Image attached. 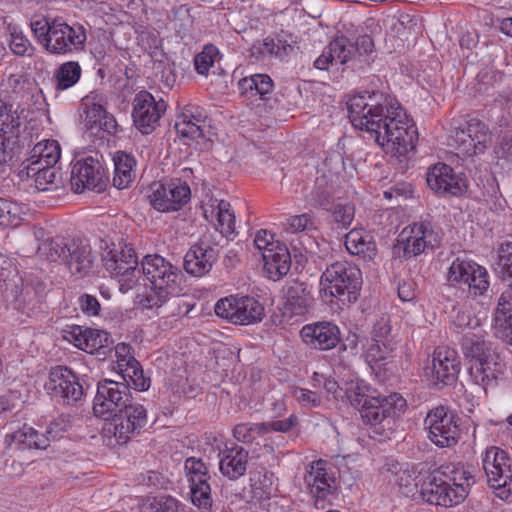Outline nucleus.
<instances>
[{
  "mask_svg": "<svg viewBox=\"0 0 512 512\" xmlns=\"http://www.w3.org/2000/svg\"><path fill=\"white\" fill-rule=\"evenodd\" d=\"M347 105L352 125L369 133L386 153L403 156L415 149L417 128L399 105L376 93L353 96Z\"/></svg>",
  "mask_w": 512,
  "mask_h": 512,
  "instance_id": "1",
  "label": "nucleus"
},
{
  "mask_svg": "<svg viewBox=\"0 0 512 512\" xmlns=\"http://www.w3.org/2000/svg\"><path fill=\"white\" fill-rule=\"evenodd\" d=\"M142 273L149 284L143 306L148 309L160 308L171 297L182 293L183 274L181 270L160 255H147L141 262Z\"/></svg>",
  "mask_w": 512,
  "mask_h": 512,
  "instance_id": "2",
  "label": "nucleus"
},
{
  "mask_svg": "<svg viewBox=\"0 0 512 512\" xmlns=\"http://www.w3.org/2000/svg\"><path fill=\"white\" fill-rule=\"evenodd\" d=\"M461 350L464 357L470 361L469 375L472 381L484 391L496 384L498 376L502 373L498 362L499 355L492 344L486 340L482 331H467L463 334Z\"/></svg>",
  "mask_w": 512,
  "mask_h": 512,
  "instance_id": "3",
  "label": "nucleus"
},
{
  "mask_svg": "<svg viewBox=\"0 0 512 512\" xmlns=\"http://www.w3.org/2000/svg\"><path fill=\"white\" fill-rule=\"evenodd\" d=\"M320 283L326 293L336 298L341 305L348 306L356 302L360 295L362 273L348 261H337L326 268Z\"/></svg>",
  "mask_w": 512,
  "mask_h": 512,
  "instance_id": "4",
  "label": "nucleus"
},
{
  "mask_svg": "<svg viewBox=\"0 0 512 512\" xmlns=\"http://www.w3.org/2000/svg\"><path fill=\"white\" fill-rule=\"evenodd\" d=\"M131 400L132 395L127 384L104 379L97 384L93 411L95 416L110 420L119 415Z\"/></svg>",
  "mask_w": 512,
  "mask_h": 512,
  "instance_id": "5",
  "label": "nucleus"
},
{
  "mask_svg": "<svg viewBox=\"0 0 512 512\" xmlns=\"http://www.w3.org/2000/svg\"><path fill=\"white\" fill-rule=\"evenodd\" d=\"M459 420L446 406L439 405L431 409L424 420L429 439L441 448L456 445L461 435Z\"/></svg>",
  "mask_w": 512,
  "mask_h": 512,
  "instance_id": "6",
  "label": "nucleus"
},
{
  "mask_svg": "<svg viewBox=\"0 0 512 512\" xmlns=\"http://www.w3.org/2000/svg\"><path fill=\"white\" fill-rule=\"evenodd\" d=\"M215 313L233 324L250 325L260 322L264 315V306L250 296H229L218 300Z\"/></svg>",
  "mask_w": 512,
  "mask_h": 512,
  "instance_id": "7",
  "label": "nucleus"
},
{
  "mask_svg": "<svg viewBox=\"0 0 512 512\" xmlns=\"http://www.w3.org/2000/svg\"><path fill=\"white\" fill-rule=\"evenodd\" d=\"M166 108L165 101L162 99L156 100L151 93L147 91L137 93L133 99L132 111L135 127L142 134L152 133L159 125Z\"/></svg>",
  "mask_w": 512,
  "mask_h": 512,
  "instance_id": "8",
  "label": "nucleus"
},
{
  "mask_svg": "<svg viewBox=\"0 0 512 512\" xmlns=\"http://www.w3.org/2000/svg\"><path fill=\"white\" fill-rule=\"evenodd\" d=\"M85 41L83 26H70L62 18H53L50 38L46 39V50L52 54H66L82 49Z\"/></svg>",
  "mask_w": 512,
  "mask_h": 512,
  "instance_id": "9",
  "label": "nucleus"
},
{
  "mask_svg": "<svg viewBox=\"0 0 512 512\" xmlns=\"http://www.w3.org/2000/svg\"><path fill=\"white\" fill-rule=\"evenodd\" d=\"M186 477L190 483L191 502L198 508L208 510L212 506L211 478L208 467L202 459L189 457L184 464Z\"/></svg>",
  "mask_w": 512,
  "mask_h": 512,
  "instance_id": "10",
  "label": "nucleus"
},
{
  "mask_svg": "<svg viewBox=\"0 0 512 512\" xmlns=\"http://www.w3.org/2000/svg\"><path fill=\"white\" fill-rule=\"evenodd\" d=\"M45 388L54 399L67 405L75 404L83 396V388L77 376L64 366L50 369Z\"/></svg>",
  "mask_w": 512,
  "mask_h": 512,
  "instance_id": "11",
  "label": "nucleus"
},
{
  "mask_svg": "<svg viewBox=\"0 0 512 512\" xmlns=\"http://www.w3.org/2000/svg\"><path fill=\"white\" fill-rule=\"evenodd\" d=\"M190 197L189 185L176 179L165 184H157L148 199L155 210L170 212L180 210L189 202Z\"/></svg>",
  "mask_w": 512,
  "mask_h": 512,
  "instance_id": "12",
  "label": "nucleus"
},
{
  "mask_svg": "<svg viewBox=\"0 0 512 512\" xmlns=\"http://www.w3.org/2000/svg\"><path fill=\"white\" fill-rule=\"evenodd\" d=\"M102 260L105 269L119 278L122 286H126V289L133 288L140 270L137 268L138 259L132 248L125 246L121 250H110L103 255Z\"/></svg>",
  "mask_w": 512,
  "mask_h": 512,
  "instance_id": "13",
  "label": "nucleus"
},
{
  "mask_svg": "<svg viewBox=\"0 0 512 512\" xmlns=\"http://www.w3.org/2000/svg\"><path fill=\"white\" fill-rule=\"evenodd\" d=\"M452 141L458 153L471 157L485 151L490 141V134L483 122L472 119L467 122L465 128L455 130Z\"/></svg>",
  "mask_w": 512,
  "mask_h": 512,
  "instance_id": "14",
  "label": "nucleus"
},
{
  "mask_svg": "<svg viewBox=\"0 0 512 512\" xmlns=\"http://www.w3.org/2000/svg\"><path fill=\"white\" fill-rule=\"evenodd\" d=\"M426 181L428 187L441 196L459 197L467 190L466 179L445 163H437L430 167Z\"/></svg>",
  "mask_w": 512,
  "mask_h": 512,
  "instance_id": "15",
  "label": "nucleus"
},
{
  "mask_svg": "<svg viewBox=\"0 0 512 512\" xmlns=\"http://www.w3.org/2000/svg\"><path fill=\"white\" fill-rule=\"evenodd\" d=\"M421 495L430 504L452 507L464 501V488H452L436 469L423 482Z\"/></svg>",
  "mask_w": 512,
  "mask_h": 512,
  "instance_id": "16",
  "label": "nucleus"
},
{
  "mask_svg": "<svg viewBox=\"0 0 512 512\" xmlns=\"http://www.w3.org/2000/svg\"><path fill=\"white\" fill-rule=\"evenodd\" d=\"M482 462L487 482L491 488L498 490L510 484L512 480V460L507 452L491 446L486 449Z\"/></svg>",
  "mask_w": 512,
  "mask_h": 512,
  "instance_id": "17",
  "label": "nucleus"
},
{
  "mask_svg": "<svg viewBox=\"0 0 512 512\" xmlns=\"http://www.w3.org/2000/svg\"><path fill=\"white\" fill-rule=\"evenodd\" d=\"M448 280L468 286L473 296L482 295L489 287L486 269L474 262L456 258L448 271Z\"/></svg>",
  "mask_w": 512,
  "mask_h": 512,
  "instance_id": "18",
  "label": "nucleus"
},
{
  "mask_svg": "<svg viewBox=\"0 0 512 512\" xmlns=\"http://www.w3.org/2000/svg\"><path fill=\"white\" fill-rule=\"evenodd\" d=\"M441 237L435 232L429 222L414 223L411 227L405 228L399 242L403 243L405 256H417L426 248H435L440 244Z\"/></svg>",
  "mask_w": 512,
  "mask_h": 512,
  "instance_id": "19",
  "label": "nucleus"
},
{
  "mask_svg": "<svg viewBox=\"0 0 512 512\" xmlns=\"http://www.w3.org/2000/svg\"><path fill=\"white\" fill-rule=\"evenodd\" d=\"M70 182L77 193L85 190L100 192L105 185L101 164L93 157L77 160L72 166Z\"/></svg>",
  "mask_w": 512,
  "mask_h": 512,
  "instance_id": "20",
  "label": "nucleus"
},
{
  "mask_svg": "<svg viewBox=\"0 0 512 512\" xmlns=\"http://www.w3.org/2000/svg\"><path fill=\"white\" fill-rule=\"evenodd\" d=\"M348 399L351 405L359 411L366 424L378 425L392 417V409L382 402L381 398L367 395L360 388L349 390Z\"/></svg>",
  "mask_w": 512,
  "mask_h": 512,
  "instance_id": "21",
  "label": "nucleus"
},
{
  "mask_svg": "<svg viewBox=\"0 0 512 512\" xmlns=\"http://www.w3.org/2000/svg\"><path fill=\"white\" fill-rule=\"evenodd\" d=\"M64 338L77 348L90 353H99L112 344L111 336L104 330L79 325L69 326L64 330Z\"/></svg>",
  "mask_w": 512,
  "mask_h": 512,
  "instance_id": "22",
  "label": "nucleus"
},
{
  "mask_svg": "<svg viewBox=\"0 0 512 512\" xmlns=\"http://www.w3.org/2000/svg\"><path fill=\"white\" fill-rule=\"evenodd\" d=\"M82 106L85 112V127L92 134L97 135L103 131L109 134L117 132V122L112 114H110L103 105V99L98 95H89L83 99Z\"/></svg>",
  "mask_w": 512,
  "mask_h": 512,
  "instance_id": "23",
  "label": "nucleus"
},
{
  "mask_svg": "<svg viewBox=\"0 0 512 512\" xmlns=\"http://www.w3.org/2000/svg\"><path fill=\"white\" fill-rule=\"evenodd\" d=\"M429 369L436 383L453 384L460 371V358L457 351L448 346H438L434 350Z\"/></svg>",
  "mask_w": 512,
  "mask_h": 512,
  "instance_id": "24",
  "label": "nucleus"
},
{
  "mask_svg": "<svg viewBox=\"0 0 512 512\" xmlns=\"http://www.w3.org/2000/svg\"><path fill=\"white\" fill-rule=\"evenodd\" d=\"M114 421V436L119 443H125L131 434L139 433L147 424V411L143 405L129 402Z\"/></svg>",
  "mask_w": 512,
  "mask_h": 512,
  "instance_id": "25",
  "label": "nucleus"
},
{
  "mask_svg": "<svg viewBox=\"0 0 512 512\" xmlns=\"http://www.w3.org/2000/svg\"><path fill=\"white\" fill-rule=\"evenodd\" d=\"M33 235L38 242L37 253L40 258L50 262H61L64 264L74 238L50 236L42 227H34Z\"/></svg>",
  "mask_w": 512,
  "mask_h": 512,
  "instance_id": "26",
  "label": "nucleus"
},
{
  "mask_svg": "<svg viewBox=\"0 0 512 512\" xmlns=\"http://www.w3.org/2000/svg\"><path fill=\"white\" fill-rule=\"evenodd\" d=\"M302 340L319 350H329L340 342V330L332 322H316L303 326L300 331Z\"/></svg>",
  "mask_w": 512,
  "mask_h": 512,
  "instance_id": "27",
  "label": "nucleus"
},
{
  "mask_svg": "<svg viewBox=\"0 0 512 512\" xmlns=\"http://www.w3.org/2000/svg\"><path fill=\"white\" fill-rule=\"evenodd\" d=\"M69 250L64 264L70 273L77 277L89 275L96 260V254L89 242L86 239L74 238Z\"/></svg>",
  "mask_w": 512,
  "mask_h": 512,
  "instance_id": "28",
  "label": "nucleus"
},
{
  "mask_svg": "<svg viewBox=\"0 0 512 512\" xmlns=\"http://www.w3.org/2000/svg\"><path fill=\"white\" fill-rule=\"evenodd\" d=\"M284 302L282 305V316L287 321L294 317H303L311 306L312 297L304 283L293 282L284 290Z\"/></svg>",
  "mask_w": 512,
  "mask_h": 512,
  "instance_id": "29",
  "label": "nucleus"
},
{
  "mask_svg": "<svg viewBox=\"0 0 512 512\" xmlns=\"http://www.w3.org/2000/svg\"><path fill=\"white\" fill-rule=\"evenodd\" d=\"M219 470L229 480H237L245 475L249 454L243 447L235 445L218 454Z\"/></svg>",
  "mask_w": 512,
  "mask_h": 512,
  "instance_id": "30",
  "label": "nucleus"
},
{
  "mask_svg": "<svg viewBox=\"0 0 512 512\" xmlns=\"http://www.w3.org/2000/svg\"><path fill=\"white\" fill-rule=\"evenodd\" d=\"M306 485L311 494L320 500L331 493L333 476L329 473L328 463L324 460H318L311 464L310 470L304 477Z\"/></svg>",
  "mask_w": 512,
  "mask_h": 512,
  "instance_id": "31",
  "label": "nucleus"
},
{
  "mask_svg": "<svg viewBox=\"0 0 512 512\" xmlns=\"http://www.w3.org/2000/svg\"><path fill=\"white\" fill-rule=\"evenodd\" d=\"M215 260V251L209 245L195 244L184 257L185 271L195 277L208 273Z\"/></svg>",
  "mask_w": 512,
  "mask_h": 512,
  "instance_id": "32",
  "label": "nucleus"
},
{
  "mask_svg": "<svg viewBox=\"0 0 512 512\" xmlns=\"http://www.w3.org/2000/svg\"><path fill=\"white\" fill-rule=\"evenodd\" d=\"M494 334L512 345V292H503L494 314Z\"/></svg>",
  "mask_w": 512,
  "mask_h": 512,
  "instance_id": "33",
  "label": "nucleus"
},
{
  "mask_svg": "<svg viewBox=\"0 0 512 512\" xmlns=\"http://www.w3.org/2000/svg\"><path fill=\"white\" fill-rule=\"evenodd\" d=\"M345 247L352 255H358L365 260H372L377 254L373 237L362 229H352L345 236Z\"/></svg>",
  "mask_w": 512,
  "mask_h": 512,
  "instance_id": "34",
  "label": "nucleus"
},
{
  "mask_svg": "<svg viewBox=\"0 0 512 512\" xmlns=\"http://www.w3.org/2000/svg\"><path fill=\"white\" fill-rule=\"evenodd\" d=\"M264 270L268 278L277 281L287 275L291 266L290 253L286 246L263 253Z\"/></svg>",
  "mask_w": 512,
  "mask_h": 512,
  "instance_id": "35",
  "label": "nucleus"
},
{
  "mask_svg": "<svg viewBox=\"0 0 512 512\" xmlns=\"http://www.w3.org/2000/svg\"><path fill=\"white\" fill-rule=\"evenodd\" d=\"M19 176L21 180L32 178L38 191L57 189L61 184L60 174L55 167H48L44 171H41L38 167L20 168Z\"/></svg>",
  "mask_w": 512,
  "mask_h": 512,
  "instance_id": "36",
  "label": "nucleus"
},
{
  "mask_svg": "<svg viewBox=\"0 0 512 512\" xmlns=\"http://www.w3.org/2000/svg\"><path fill=\"white\" fill-rule=\"evenodd\" d=\"M292 50L293 47L286 41L266 37L262 41L253 44L250 48V55L258 61H263L270 57L283 58Z\"/></svg>",
  "mask_w": 512,
  "mask_h": 512,
  "instance_id": "37",
  "label": "nucleus"
},
{
  "mask_svg": "<svg viewBox=\"0 0 512 512\" xmlns=\"http://www.w3.org/2000/svg\"><path fill=\"white\" fill-rule=\"evenodd\" d=\"M241 93L249 98L259 96L266 100L273 91V81L267 74H254L241 79L238 83Z\"/></svg>",
  "mask_w": 512,
  "mask_h": 512,
  "instance_id": "38",
  "label": "nucleus"
},
{
  "mask_svg": "<svg viewBox=\"0 0 512 512\" xmlns=\"http://www.w3.org/2000/svg\"><path fill=\"white\" fill-rule=\"evenodd\" d=\"M136 165V161L134 157L125 153L118 152L114 157V177H113V185L118 189H124L129 186V184L135 178L134 167Z\"/></svg>",
  "mask_w": 512,
  "mask_h": 512,
  "instance_id": "39",
  "label": "nucleus"
},
{
  "mask_svg": "<svg viewBox=\"0 0 512 512\" xmlns=\"http://www.w3.org/2000/svg\"><path fill=\"white\" fill-rule=\"evenodd\" d=\"M396 349L395 340H386V342H375L371 341L367 346L366 350V362L371 368L385 366L387 360L393 357V353Z\"/></svg>",
  "mask_w": 512,
  "mask_h": 512,
  "instance_id": "40",
  "label": "nucleus"
},
{
  "mask_svg": "<svg viewBox=\"0 0 512 512\" xmlns=\"http://www.w3.org/2000/svg\"><path fill=\"white\" fill-rule=\"evenodd\" d=\"M439 472L443 476V479L452 488H464V499L467 497L469 488L472 485L473 477L463 467L455 465L453 463L441 465L438 468Z\"/></svg>",
  "mask_w": 512,
  "mask_h": 512,
  "instance_id": "41",
  "label": "nucleus"
},
{
  "mask_svg": "<svg viewBox=\"0 0 512 512\" xmlns=\"http://www.w3.org/2000/svg\"><path fill=\"white\" fill-rule=\"evenodd\" d=\"M6 438H9L11 443L23 444L28 448H48V440L44 437L43 433H39V431L26 424L17 431L8 434Z\"/></svg>",
  "mask_w": 512,
  "mask_h": 512,
  "instance_id": "42",
  "label": "nucleus"
},
{
  "mask_svg": "<svg viewBox=\"0 0 512 512\" xmlns=\"http://www.w3.org/2000/svg\"><path fill=\"white\" fill-rule=\"evenodd\" d=\"M81 67L78 62L68 61L61 64L54 73L57 90H66L74 86L80 79Z\"/></svg>",
  "mask_w": 512,
  "mask_h": 512,
  "instance_id": "43",
  "label": "nucleus"
},
{
  "mask_svg": "<svg viewBox=\"0 0 512 512\" xmlns=\"http://www.w3.org/2000/svg\"><path fill=\"white\" fill-rule=\"evenodd\" d=\"M211 213H215L217 218L215 228L223 236L229 237L235 233V214L228 201L220 200Z\"/></svg>",
  "mask_w": 512,
  "mask_h": 512,
  "instance_id": "44",
  "label": "nucleus"
},
{
  "mask_svg": "<svg viewBox=\"0 0 512 512\" xmlns=\"http://www.w3.org/2000/svg\"><path fill=\"white\" fill-rule=\"evenodd\" d=\"M31 159H38L46 166L56 165L61 157L60 145L55 140H44L37 143L30 152Z\"/></svg>",
  "mask_w": 512,
  "mask_h": 512,
  "instance_id": "45",
  "label": "nucleus"
},
{
  "mask_svg": "<svg viewBox=\"0 0 512 512\" xmlns=\"http://www.w3.org/2000/svg\"><path fill=\"white\" fill-rule=\"evenodd\" d=\"M123 383L130 385L137 391H146L150 387V378L144 376L143 369L138 361H132L130 365L120 369Z\"/></svg>",
  "mask_w": 512,
  "mask_h": 512,
  "instance_id": "46",
  "label": "nucleus"
},
{
  "mask_svg": "<svg viewBox=\"0 0 512 512\" xmlns=\"http://www.w3.org/2000/svg\"><path fill=\"white\" fill-rule=\"evenodd\" d=\"M331 50L334 53L335 64H353L358 61L354 44L346 36H338L330 42Z\"/></svg>",
  "mask_w": 512,
  "mask_h": 512,
  "instance_id": "47",
  "label": "nucleus"
},
{
  "mask_svg": "<svg viewBox=\"0 0 512 512\" xmlns=\"http://www.w3.org/2000/svg\"><path fill=\"white\" fill-rule=\"evenodd\" d=\"M332 194L333 185L329 184L327 176L325 174L318 176L311 192V201L313 204L330 210Z\"/></svg>",
  "mask_w": 512,
  "mask_h": 512,
  "instance_id": "48",
  "label": "nucleus"
},
{
  "mask_svg": "<svg viewBox=\"0 0 512 512\" xmlns=\"http://www.w3.org/2000/svg\"><path fill=\"white\" fill-rule=\"evenodd\" d=\"M495 270L503 280L509 282L512 289V243H505L499 247Z\"/></svg>",
  "mask_w": 512,
  "mask_h": 512,
  "instance_id": "49",
  "label": "nucleus"
},
{
  "mask_svg": "<svg viewBox=\"0 0 512 512\" xmlns=\"http://www.w3.org/2000/svg\"><path fill=\"white\" fill-rule=\"evenodd\" d=\"M21 208L18 204L0 198V228L16 227L21 221Z\"/></svg>",
  "mask_w": 512,
  "mask_h": 512,
  "instance_id": "50",
  "label": "nucleus"
},
{
  "mask_svg": "<svg viewBox=\"0 0 512 512\" xmlns=\"http://www.w3.org/2000/svg\"><path fill=\"white\" fill-rule=\"evenodd\" d=\"M282 225L288 233H300L317 229L315 217L308 213L290 216Z\"/></svg>",
  "mask_w": 512,
  "mask_h": 512,
  "instance_id": "51",
  "label": "nucleus"
},
{
  "mask_svg": "<svg viewBox=\"0 0 512 512\" xmlns=\"http://www.w3.org/2000/svg\"><path fill=\"white\" fill-rule=\"evenodd\" d=\"M191 117L193 116L190 112L178 115L175 122V129L181 137L195 140L203 137L204 129L192 122Z\"/></svg>",
  "mask_w": 512,
  "mask_h": 512,
  "instance_id": "52",
  "label": "nucleus"
},
{
  "mask_svg": "<svg viewBox=\"0 0 512 512\" xmlns=\"http://www.w3.org/2000/svg\"><path fill=\"white\" fill-rule=\"evenodd\" d=\"M264 434H266L264 423H240L233 429L234 437L243 443H251Z\"/></svg>",
  "mask_w": 512,
  "mask_h": 512,
  "instance_id": "53",
  "label": "nucleus"
},
{
  "mask_svg": "<svg viewBox=\"0 0 512 512\" xmlns=\"http://www.w3.org/2000/svg\"><path fill=\"white\" fill-rule=\"evenodd\" d=\"M218 49L212 45H205L203 50L198 53L194 58V66L197 73L201 75H207L209 69L213 66L216 56L218 55Z\"/></svg>",
  "mask_w": 512,
  "mask_h": 512,
  "instance_id": "54",
  "label": "nucleus"
},
{
  "mask_svg": "<svg viewBox=\"0 0 512 512\" xmlns=\"http://www.w3.org/2000/svg\"><path fill=\"white\" fill-rule=\"evenodd\" d=\"M330 210L332 211L334 222L342 228L348 227L354 219L355 209L350 203H338L333 208L331 207Z\"/></svg>",
  "mask_w": 512,
  "mask_h": 512,
  "instance_id": "55",
  "label": "nucleus"
},
{
  "mask_svg": "<svg viewBox=\"0 0 512 512\" xmlns=\"http://www.w3.org/2000/svg\"><path fill=\"white\" fill-rule=\"evenodd\" d=\"M20 125L19 117L12 111V106L4 102V108L0 111V134H14V129Z\"/></svg>",
  "mask_w": 512,
  "mask_h": 512,
  "instance_id": "56",
  "label": "nucleus"
},
{
  "mask_svg": "<svg viewBox=\"0 0 512 512\" xmlns=\"http://www.w3.org/2000/svg\"><path fill=\"white\" fill-rule=\"evenodd\" d=\"M386 340H394V337L391 334L389 316L382 315L373 326L371 331V341L386 342Z\"/></svg>",
  "mask_w": 512,
  "mask_h": 512,
  "instance_id": "57",
  "label": "nucleus"
},
{
  "mask_svg": "<svg viewBox=\"0 0 512 512\" xmlns=\"http://www.w3.org/2000/svg\"><path fill=\"white\" fill-rule=\"evenodd\" d=\"M293 396L295 399L306 408L317 407L321 404V397L318 393L304 389V388H294Z\"/></svg>",
  "mask_w": 512,
  "mask_h": 512,
  "instance_id": "58",
  "label": "nucleus"
},
{
  "mask_svg": "<svg viewBox=\"0 0 512 512\" xmlns=\"http://www.w3.org/2000/svg\"><path fill=\"white\" fill-rule=\"evenodd\" d=\"M254 245L262 254L270 250H275L278 246H281L279 242L274 241V235L269 233L267 230H260L257 232L254 239Z\"/></svg>",
  "mask_w": 512,
  "mask_h": 512,
  "instance_id": "59",
  "label": "nucleus"
},
{
  "mask_svg": "<svg viewBox=\"0 0 512 512\" xmlns=\"http://www.w3.org/2000/svg\"><path fill=\"white\" fill-rule=\"evenodd\" d=\"M31 30L38 38L39 42L46 48V39L50 38V31H52V19L44 18L32 21Z\"/></svg>",
  "mask_w": 512,
  "mask_h": 512,
  "instance_id": "60",
  "label": "nucleus"
},
{
  "mask_svg": "<svg viewBox=\"0 0 512 512\" xmlns=\"http://www.w3.org/2000/svg\"><path fill=\"white\" fill-rule=\"evenodd\" d=\"M115 355L119 369L130 365L132 361H137L132 355V347L127 343H118L115 346Z\"/></svg>",
  "mask_w": 512,
  "mask_h": 512,
  "instance_id": "61",
  "label": "nucleus"
},
{
  "mask_svg": "<svg viewBox=\"0 0 512 512\" xmlns=\"http://www.w3.org/2000/svg\"><path fill=\"white\" fill-rule=\"evenodd\" d=\"M10 48L19 56H24L31 48L29 40L22 33H11Z\"/></svg>",
  "mask_w": 512,
  "mask_h": 512,
  "instance_id": "62",
  "label": "nucleus"
},
{
  "mask_svg": "<svg viewBox=\"0 0 512 512\" xmlns=\"http://www.w3.org/2000/svg\"><path fill=\"white\" fill-rule=\"evenodd\" d=\"M357 60L362 62L361 58L366 57L373 52L374 43L370 36L362 35L356 39L354 43Z\"/></svg>",
  "mask_w": 512,
  "mask_h": 512,
  "instance_id": "63",
  "label": "nucleus"
},
{
  "mask_svg": "<svg viewBox=\"0 0 512 512\" xmlns=\"http://www.w3.org/2000/svg\"><path fill=\"white\" fill-rule=\"evenodd\" d=\"M181 506L177 499L171 496H163L155 501L153 512H181Z\"/></svg>",
  "mask_w": 512,
  "mask_h": 512,
  "instance_id": "64",
  "label": "nucleus"
}]
</instances>
